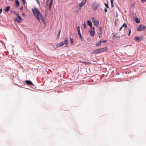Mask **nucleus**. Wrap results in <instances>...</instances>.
I'll use <instances>...</instances> for the list:
<instances>
[{"label":"nucleus","mask_w":146,"mask_h":146,"mask_svg":"<svg viewBox=\"0 0 146 146\" xmlns=\"http://www.w3.org/2000/svg\"><path fill=\"white\" fill-rule=\"evenodd\" d=\"M32 11L34 15L36 17L38 20H39L42 17V14L39 10L35 8L32 9Z\"/></svg>","instance_id":"nucleus-1"},{"label":"nucleus","mask_w":146,"mask_h":146,"mask_svg":"<svg viewBox=\"0 0 146 146\" xmlns=\"http://www.w3.org/2000/svg\"><path fill=\"white\" fill-rule=\"evenodd\" d=\"M108 50V48H107L105 47V48H103L98 49L95 50L92 52V53L93 54H97L99 53H101L102 52L106 51Z\"/></svg>","instance_id":"nucleus-2"},{"label":"nucleus","mask_w":146,"mask_h":146,"mask_svg":"<svg viewBox=\"0 0 146 146\" xmlns=\"http://www.w3.org/2000/svg\"><path fill=\"white\" fill-rule=\"evenodd\" d=\"M68 38L67 37H66L64 38V41L63 42L60 43V46H62L64 45H65V47H67L68 46Z\"/></svg>","instance_id":"nucleus-3"},{"label":"nucleus","mask_w":146,"mask_h":146,"mask_svg":"<svg viewBox=\"0 0 146 146\" xmlns=\"http://www.w3.org/2000/svg\"><path fill=\"white\" fill-rule=\"evenodd\" d=\"M86 0H84L82 1V2L78 5L77 6V8H78L79 9H80L86 3Z\"/></svg>","instance_id":"nucleus-4"},{"label":"nucleus","mask_w":146,"mask_h":146,"mask_svg":"<svg viewBox=\"0 0 146 146\" xmlns=\"http://www.w3.org/2000/svg\"><path fill=\"white\" fill-rule=\"evenodd\" d=\"M145 25L143 24H141L139 25L137 28V30L139 31H143L145 30Z\"/></svg>","instance_id":"nucleus-5"},{"label":"nucleus","mask_w":146,"mask_h":146,"mask_svg":"<svg viewBox=\"0 0 146 146\" xmlns=\"http://www.w3.org/2000/svg\"><path fill=\"white\" fill-rule=\"evenodd\" d=\"M100 4L98 3H94L93 4L92 7L93 9H98L99 7Z\"/></svg>","instance_id":"nucleus-6"},{"label":"nucleus","mask_w":146,"mask_h":146,"mask_svg":"<svg viewBox=\"0 0 146 146\" xmlns=\"http://www.w3.org/2000/svg\"><path fill=\"white\" fill-rule=\"evenodd\" d=\"M89 32L90 33L91 35L92 36H94L95 35V31L94 28L91 27V29L89 30Z\"/></svg>","instance_id":"nucleus-7"},{"label":"nucleus","mask_w":146,"mask_h":146,"mask_svg":"<svg viewBox=\"0 0 146 146\" xmlns=\"http://www.w3.org/2000/svg\"><path fill=\"white\" fill-rule=\"evenodd\" d=\"M16 20L18 23H21L23 21V19L20 16L17 17L16 19Z\"/></svg>","instance_id":"nucleus-8"},{"label":"nucleus","mask_w":146,"mask_h":146,"mask_svg":"<svg viewBox=\"0 0 146 146\" xmlns=\"http://www.w3.org/2000/svg\"><path fill=\"white\" fill-rule=\"evenodd\" d=\"M143 38V37L142 36H140L139 37L137 36H135L134 38L135 40L138 42L141 41V40H142Z\"/></svg>","instance_id":"nucleus-9"},{"label":"nucleus","mask_w":146,"mask_h":146,"mask_svg":"<svg viewBox=\"0 0 146 146\" xmlns=\"http://www.w3.org/2000/svg\"><path fill=\"white\" fill-rule=\"evenodd\" d=\"M123 27H124L125 28H127V25L126 23H124L123 24L122 26L120 28L119 30V31H121Z\"/></svg>","instance_id":"nucleus-10"},{"label":"nucleus","mask_w":146,"mask_h":146,"mask_svg":"<svg viewBox=\"0 0 146 146\" xmlns=\"http://www.w3.org/2000/svg\"><path fill=\"white\" fill-rule=\"evenodd\" d=\"M25 82L28 85L33 86V84L32 82L30 80H26Z\"/></svg>","instance_id":"nucleus-11"},{"label":"nucleus","mask_w":146,"mask_h":146,"mask_svg":"<svg viewBox=\"0 0 146 146\" xmlns=\"http://www.w3.org/2000/svg\"><path fill=\"white\" fill-rule=\"evenodd\" d=\"M77 30H78V34L79 35L80 38H82V35L80 33V26H78L77 27Z\"/></svg>","instance_id":"nucleus-12"},{"label":"nucleus","mask_w":146,"mask_h":146,"mask_svg":"<svg viewBox=\"0 0 146 146\" xmlns=\"http://www.w3.org/2000/svg\"><path fill=\"white\" fill-rule=\"evenodd\" d=\"M93 23L94 24V25L96 26L97 27L98 26L99 24V21H98L96 20V21H94Z\"/></svg>","instance_id":"nucleus-13"},{"label":"nucleus","mask_w":146,"mask_h":146,"mask_svg":"<svg viewBox=\"0 0 146 146\" xmlns=\"http://www.w3.org/2000/svg\"><path fill=\"white\" fill-rule=\"evenodd\" d=\"M16 7H18L19 5V2L18 0H15Z\"/></svg>","instance_id":"nucleus-14"},{"label":"nucleus","mask_w":146,"mask_h":146,"mask_svg":"<svg viewBox=\"0 0 146 146\" xmlns=\"http://www.w3.org/2000/svg\"><path fill=\"white\" fill-rule=\"evenodd\" d=\"M50 2L49 4V9L50 10L52 4L53 0H50Z\"/></svg>","instance_id":"nucleus-15"},{"label":"nucleus","mask_w":146,"mask_h":146,"mask_svg":"<svg viewBox=\"0 0 146 146\" xmlns=\"http://www.w3.org/2000/svg\"><path fill=\"white\" fill-rule=\"evenodd\" d=\"M87 24L88 25L90 26L91 28L92 27V24L91 22L90 21H87Z\"/></svg>","instance_id":"nucleus-16"},{"label":"nucleus","mask_w":146,"mask_h":146,"mask_svg":"<svg viewBox=\"0 0 146 146\" xmlns=\"http://www.w3.org/2000/svg\"><path fill=\"white\" fill-rule=\"evenodd\" d=\"M132 16L133 18L134 19H135V18H137L136 14L135 13H133L132 14Z\"/></svg>","instance_id":"nucleus-17"},{"label":"nucleus","mask_w":146,"mask_h":146,"mask_svg":"<svg viewBox=\"0 0 146 146\" xmlns=\"http://www.w3.org/2000/svg\"><path fill=\"white\" fill-rule=\"evenodd\" d=\"M10 8V7L7 6L5 8V11L6 12H8L9 11Z\"/></svg>","instance_id":"nucleus-18"},{"label":"nucleus","mask_w":146,"mask_h":146,"mask_svg":"<svg viewBox=\"0 0 146 146\" xmlns=\"http://www.w3.org/2000/svg\"><path fill=\"white\" fill-rule=\"evenodd\" d=\"M135 20V22L137 23H139L140 22V20L137 17L136 18H135V19H134Z\"/></svg>","instance_id":"nucleus-19"},{"label":"nucleus","mask_w":146,"mask_h":146,"mask_svg":"<svg viewBox=\"0 0 146 146\" xmlns=\"http://www.w3.org/2000/svg\"><path fill=\"white\" fill-rule=\"evenodd\" d=\"M102 32H100V33L98 35L100 38H101L102 37Z\"/></svg>","instance_id":"nucleus-20"},{"label":"nucleus","mask_w":146,"mask_h":146,"mask_svg":"<svg viewBox=\"0 0 146 146\" xmlns=\"http://www.w3.org/2000/svg\"><path fill=\"white\" fill-rule=\"evenodd\" d=\"M40 20H42V21L44 23V19L43 18V17L42 16V17H40V19L39 20H38V21L40 22Z\"/></svg>","instance_id":"nucleus-21"},{"label":"nucleus","mask_w":146,"mask_h":146,"mask_svg":"<svg viewBox=\"0 0 146 146\" xmlns=\"http://www.w3.org/2000/svg\"><path fill=\"white\" fill-rule=\"evenodd\" d=\"M101 41L98 42L96 44V46H99L101 44Z\"/></svg>","instance_id":"nucleus-22"},{"label":"nucleus","mask_w":146,"mask_h":146,"mask_svg":"<svg viewBox=\"0 0 146 146\" xmlns=\"http://www.w3.org/2000/svg\"><path fill=\"white\" fill-rule=\"evenodd\" d=\"M101 42H102L103 43H105L107 42V41L106 40H103V39H101Z\"/></svg>","instance_id":"nucleus-23"},{"label":"nucleus","mask_w":146,"mask_h":146,"mask_svg":"<svg viewBox=\"0 0 146 146\" xmlns=\"http://www.w3.org/2000/svg\"><path fill=\"white\" fill-rule=\"evenodd\" d=\"M80 62H82L83 63H84V64H89L88 63V62H83L81 61H80Z\"/></svg>","instance_id":"nucleus-24"},{"label":"nucleus","mask_w":146,"mask_h":146,"mask_svg":"<svg viewBox=\"0 0 146 146\" xmlns=\"http://www.w3.org/2000/svg\"><path fill=\"white\" fill-rule=\"evenodd\" d=\"M104 5H105L106 7L107 8H109V6H108V4H107V3H105Z\"/></svg>","instance_id":"nucleus-25"},{"label":"nucleus","mask_w":146,"mask_h":146,"mask_svg":"<svg viewBox=\"0 0 146 146\" xmlns=\"http://www.w3.org/2000/svg\"><path fill=\"white\" fill-rule=\"evenodd\" d=\"M14 14H15V15H16V16H17V17L18 16H20L19 15V14L18 13H16V12H15L14 13Z\"/></svg>","instance_id":"nucleus-26"},{"label":"nucleus","mask_w":146,"mask_h":146,"mask_svg":"<svg viewBox=\"0 0 146 146\" xmlns=\"http://www.w3.org/2000/svg\"><path fill=\"white\" fill-rule=\"evenodd\" d=\"M70 41L72 44L73 43V40L72 39L70 38Z\"/></svg>","instance_id":"nucleus-27"},{"label":"nucleus","mask_w":146,"mask_h":146,"mask_svg":"<svg viewBox=\"0 0 146 146\" xmlns=\"http://www.w3.org/2000/svg\"><path fill=\"white\" fill-rule=\"evenodd\" d=\"M83 26H84V29H85V28H86V23H84L83 24Z\"/></svg>","instance_id":"nucleus-28"},{"label":"nucleus","mask_w":146,"mask_h":146,"mask_svg":"<svg viewBox=\"0 0 146 146\" xmlns=\"http://www.w3.org/2000/svg\"><path fill=\"white\" fill-rule=\"evenodd\" d=\"M49 1V0H47L46 1V6H48V3Z\"/></svg>","instance_id":"nucleus-29"},{"label":"nucleus","mask_w":146,"mask_h":146,"mask_svg":"<svg viewBox=\"0 0 146 146\" xmlns=\"http://www.w3.org/2000/svg\"><path fill=\"white\" fill-rule=\"evenodd\" d=\"M22 1L23 2V3L24 4V5H25V0H22Z\"/></svg>","instance_id":"nucleus-30"},{"label":"nucleus","mask_w":146,"mask_h":146,"mask_svg":"<svg viewBox=\"0 0 146 146\" xmlns=\"http://www.w3.org/2000/svg\"><path fill=\"white\" fill-rule=\"evenodd\" d=\"M94 21H95V18L94 17H93L92 18V22L93 23Z\"/></svg>","instance_id":"nucleus-31"},{"label":"nucleus","mask_w":146,"mask_h":146,"mask_svg":"<svg viewBox=\"0 0 146 146\" xmlns=\"http://www.w3.org/2000/svg\"><path fill=\"white\" fill-rule=\"evenodd\" d=\"M111 6L112 7H113V2L111 3Z\"/></svg>","instance_id":"nucleus-32"},{"label":"nucleus","mask_w":146,"mask_h":146,"mask_svg":"<svg viewBox=\"0 0 146 146\" xmlns=\"http://www.w3.org/2000/svg\"><path fill=\"white\" fill-rule=\"evenodd\" d=\"M100 32H102L101 27H100Z\"/></svg>","instance_id":"nucleus-33"},{"label":"nucleus","mask_w":146,"mask_h":146,"mask_svg":"<svg viewBox=\"0 0 146 146\" xmlns=\"http://www.w3.org/2000/svg\"><path fill=\"white\" fill-rule=\"evenodd\" d=\"M131 33V30L130 29H129V33L128 36H129L130 35Z\"/></svg>","instance_id":"nucleus-34"},{"label":"nucleus","mask_w":146,"mask_h":146,"mask_svg":"<svg viewBox=\"0 0 146 146\" xmlns=\"http://www.w3.org/2000/svg\"><path fill=\"white\" fill-rule=\"evenodd\" d=\"M145 1H146V0H142L141 1V2L143 3H144V2Z\"/></svg>","instance_id":"nucleus-35"},{"label":"nucleus","mask_w":146,"mask_h":146,"mask_svg":"<svg viewBox=\"0 0 146 146\" xmlns=\"http://www.w3.org/2000/svg\"><path fill=\"white\" fill-rule=\"evenodd\" d=\"M108 10L106 8H104V11L105 12H106Z\"/></svg>","instance_id":"nucleus-36"},{"label":"nucleus","mask_w":146,"mask_h":146,"mask_svg":"<svg viewBox=\"0 0 146 146\" xmlns=\"http://www.w3.org/2000/svg\"><path fill=\"white\" fill-rule=\"evenodd\" d=\"M2 9H0V14H1L2 13Z\"/></svg>","instance_id":"nucleus-37"},{"label":"nucleus","mask_w":146,"mask_h":146,"mask_svg":"<svg viewBox=\"0 0 146 146\" xmlns=\"http://www.w3.org/2000/svg\"><path fill=\"white\" fill-rule=\"evenodd\" d=\"M116 37L117 38H118L119 39L120 38V37L119 36H116Z\"/></svg>","instance_id":"nucleus-38"},{"label":"nucleus","mask_w":146,"mask_h":146,"mask_svg":"<svg viewBox=\"0 0 146 146\" xmlns=\"http://www.w3.org/2000/svg\"><path fill=\"white\" fill-rule=\"evenodd\" d=\"M60 46V45H59V44H57V45H56V47H58L59 46Z\"/></svg>","instance_id":"nucleus-39"},{"label":"nucleus","mask_w":146,"mask_h":146,"mask_svg":"<svg viewBox=\"0 0 146 146\" xmlns=\"http://www.w3.org/2000/svg\"><path fill=\"white\" fill-rule=\"evenodd\" d=\"M23 9V7H21L20 8V10H22Z\"/></svg>","instance_id":"nucleus-40"},{"label":"nucleus","mask_w":146,"mask_h":146,"mask_svg":"<svg viewBox=\"0 0 146 146\" xmlns=\"http://www.w3.org/2000/svg\"><path fill=\"white\" fill-rule=\"evenodd\" d=\"M116 34H113V36L115 37H116Z\"/></svg>","instance_id":"nucleus-41"},{"label":"nucleus","mask_w":146,"mask_h":146,"mask_svg":"<svg viewBox=\"0 0 146 146\" xmlns=\"http://www.w3.org/2000/svg\"><path fill=\"white\" fill-rule=\"evenodd\" d=\"M111 3L113 2V0H110Z\"/></svg>","instance_id":"nucleus-42"},{"label":"nucleus","mask_w":146,"mask_h":146,"mask_svg":"<svg viewBox=\"0 0 146 146\" xmlns=\"http://www.w3.org/2000/svg\"><path fill=\"white\" fill-rule=\"evenodd\" d=\"M111 3L113 2V0H110Z\"/></svg>","instance_id":"nucleus-43"},{"label":"nucleus","mask_w":146,"mask_h":146,"mask_svg":"<svg viewBox=\"0 0 146 146\" xmlns=\"http://www.w3.org/2000/svg\"><path fill=\"white\" fill-rule=\"evenodd\" d=\"M60 30L59 31V34H58V35H59V34L60 33Z\"/></svg>","instance_id":"nucleus-44"},{"label":"nucleus","mask_w":146,"mask_h":146,"mask_svg":"<svg viewBox=\"0 0 146 146\" xmlns=\"http://www.w3.org/2000/svg\"><path fill=\"white\" fill-rule=\"evenodd\" d=\"M131 5L132 7H133V6H134V5H132V4Z\"/></svg>","instance_id":"nucleus-45"},{"label":"nucleus","mask_w":146,"mask_h":146,"mask_svg":"<svg viewBox=\"0 0 146 146\" xmlns=\"http://www.w3.org/2000/svg\"><path fill=\"white\" fill-rule=\"evenodd\" d=\"M131 5L132 7H133V6H134V5H132V4Z\"/></svg>","instance_id":"nucleus-46"},{"label":"nucleus","mask_w":146,"mask_h":146,"mask_svg":"<svg viewBox=\"0 0 146 146\" xmlns=\"http://www.w3.org/2000/svg\"><path fill=\"white\" fill-rule=\"evenodd\" d=\"M131 5L132 7H133V6H134V5H132V4Z\"/></svg>","instance_id":"nucleus-47"},{"label":"nucleus","mask_w":146,"mask_h":146,"mask_svg":"<svg viewBox=\"0 0 146 146\" xmlns=\"http://www.w3.org/2000/svg\"><path fill=\"white\" fill-rule=\"evenodd\" d=\"M38 3L39 4V1H38Z\"/></svg>","instance_id":"nucleus-48"}]
</instances>
